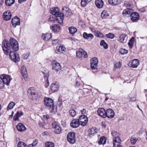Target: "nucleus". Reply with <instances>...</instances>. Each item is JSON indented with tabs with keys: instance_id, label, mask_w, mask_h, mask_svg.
Masks as SVG:
<instances>
[{
	"instance_id": "nucleus-44",
	"label": "nucleus",
	"mask_w": 147,
	"mask_h": 147,
	"mask_svg": "<svg viewBox=\"0 0 147 147\" xmlns=\"http://www.w3.org/2000/svg\"><path fill=\"white\" fill-rule=\"evenodd\" d=\"M98 63H90V66L92 69H97Z\"/></svg>"
},
{
	"instance_id": "nucleus-11",
	"label": "nucleus",
	"mask_w": 147,
	"mask_h": 147,
	"mask_svg": "<svg viewBox=\"0 0 147 147\" xmlns=\"http://www.w3.org/2000/svg\"><path fill=\"white\" fill-rule=\"evenodd\" d=\"M140 63L139 60L138 59H134L131 62H129L128 66L131 67L136 68L139 65Z\"/></svg>"
},
{
	"instance_id": "nucleus-59",
	"label": "nucleus",
	"mask_w": 147,
	"mask_h": 147,
	"mask_svg": "<svg viewBox=\"0 0 147 147\" xmlns=\"http://www.w3.org/2000/svg\"><path fill=\"white\" fill-rule=\"evenodd\" d=\"M51 37H43L42 39L43 40L46 41H48L50 39Z\"/></svg>"
},
{
	"instance_id": "nucleus-15",
	"label": "nucleus",
	"mask_w": 147,
	"mask_h": 147,
	"mask_svg": "<svg viewBox=\"0 0 147 147\" xmlns=\"http://www.w3.org/2000/svg\"><path fill=\"white\" fill-rule=\"evenodd\" d=\"M106 117L109 118H112L114 116V112L111 109H109L107 110L106 112Z\"/></svg>"
},
{
	"instance_id": "nucleus-33",
	"label": "nucleus",
	"mask_w": 147,
	"mask_h": 147,
	"mask_svg": "<svg viewBox=\"0 0 147 147\" xmlns=\"http://www.w3.org/2000/svg\"><path fill=\"white\" fill-rule=\"evenodd\" d=\"M100 45L102 47L105 49H107L108 47L107 45L104 40H101L100 41Z\"/></svg>"
},
{
	"instance_id": "nucleus-10",
	"label": "nucleus",
	"mask_w": 147,
	"mask_h": 147,
	"mask_svg": "<svg viewBox=\"0 0 147 147\" xmlns=\"http://www.w3.org/2000/svg\"><path fill=\"white\" fill-rule=\"evenodd\" d=\"M52 67L53 69L55 71H59L61 69L60 64L55 60L52 62Z\"/></svg>"
},
{
	"instance_id": "nucleus-39",
	"label": "nucleus",
	"mask_w": 147,
	"mask_h": 147,
	"mask_svg": "<svg viewBox=\"0 0 147 147\" xmlns=\"http://www.w3.org/2000/svg\"><path fill=\"white\" fill-rule=\"evenodd\" d=\"M15 103L13 102H10L8 105L7 109H11L13 108V107L15 105Z\"/></svg>"
},
{
	"instance_id": "nucleus-34",
	"label": "nucleus",
	"mask_w": 147,
	"mask_h": 147,
	"mask_svg": "<svg viewBox=\"0 0 147 147\" xmlns=\"http://www.w3.org/2000/svg\"><path fill=\"white\" fill-rule=\"evenodd\" d=\"M21 71L22 75L27 74V71L26 67L24 66L23 65L22 66L21 68Z\"/></svg>"
},
{
	"instance_id": "nucleus-43",
	"label": "nucleus",
	"mask_w": 147,
	"mask_h": 147,
	"mask_svg": "<svg viewBox=\"0 0 147 147\" xmlns=\"http://www.w3.org/2000/svg\"><path fill=\"white\" fill-rule=\"evenodd\" d=\"M26 144L22 142H19L18 144V147H25L26 146Z\"/></svg>"
},
{
	"instance_id": "nucleus-18",
	"label": "nucleus",
	"mask_w": 147,
	"mask_h": 147,
	"mask_svg": "<svg viewBox=\"0 0 147 147\" xmlns=\"http://www.w3.org/2000/svg\"><path fill=\"white\" fill-rule=\"evenodd\" d=\"M65 51V48L63 46L60 45V46H57L56 48V53H62Z\"/></svg>"
},
{
	"instance_id": "nucleus-38",
	"label": "nucleus",
	"mask_w": 147,
	"mask_h": 147,
	"mask_svg": "<svg viewBox=\"0 0 147 147\" xmlns=\"http://www.w3.org/2000/svg\"><path fill=\"white\" fill-rule=\"evenodd\" d=\"M45 144L46 147H54V144L51 142H46Z\"/></svg>"
},
{
	"instance_id": "nucleus-5",
	"label": "nucleus",
	"mask_w": 147,
	"mask_h": 147,
	"mask_svg": "<svg viewBox=\"0 0 147 147\" xmlns=\"http://www.w3.org/2000/svg\"><path fill=\"white\" fill-rule=\"evenodd\" d=\"M78 119L80 122V125L83 126L86 125L88 121V118L85 115L80 116Z\"/></svg>"
},
{
	"instance_id": "nucleus-53",
	"label": "nucleus",
	"mask_w": 147,
	"mask_h": 147,
	"mask_svg": "<svg viewBox=\"0 0 147 147\" xmlns=\"http://www.w3.org/2000/svg\"><path fill=\"white\" fill-rule=\"evenodd\" d=\"M4 86L3 82L2 81L0 80V89H3Z\"/></svg>"
},
{
	"instance_id": "nucleus-49",
	"label": "nucleus",
	"mask_w": 147,
	"mask_h": 147,
	"mask_svg": "<svg viewBox=\"0 0 147 147\" xmlns=\"http://www.w3.org/2000/svg\"><path fill=\"white\" fill-rule=\"evenodd\" d=\"M29 55V54L26 53L23 55L22 56V58L24 59H26L28 57Z\"/></svg>"
},
{
	"instance_id": "nucleus-64",
	"label": "nucleus",
	"mask_w": 147,
	"mask_h": 147,
	"mask_svg": "<svg viewBox=\"0 0 147 147\" xmlns=\"http://www.w3.org/2000/svg\"><path fill=\"white\" fill-rule=\"evenodd\" d=\"M57 104L59 105L60 106L62 104V103L61 102H58Z\"/></svg>"
},
{
	"instance_id": "nucleus-16",
	"label": "nucleus",
	"mask_w": 147,
	"mask_h": 147,
	"mask_svg": "<svg viewBox=\"0 0 147 147\" xmlns=\"http://www.w3.org/2000/svg\"><path fill=\"white\" fill-rule=\"evenodd\" d=\"M106 111L103 108H99L97 111L98 115L104 118L106 117Z\"/></svg>"
},
{
	"instance_id": "nucleus-23",
	"label": "nucleus",
	"mask_w": 147,
	"mask_h": 147,
	"mask_svg": "<svg viewBox=\"0 0 147 147\" xmlns=\"http://www.w3.org/2000/svg\"><path fill=\"white\" fill-rule=\"evenodd\" d=\"M23 115V113L21 111L17 112L14 117V120L15 121L18 120H19L18 118Z\"/></svg>"
},
{
	"instance_id": "nucleus-21",
	"label": "nucleus",
	"mask_w": 147,
	"mask_h": 147,
	"mask_svg": "<svg viewBox=\"0 0 147 147\" xmlns=\"http://www.w3.org/2000/svg\"><path fill=\"white\" fill-rule=\"evenodd\" d=\"M95 4L96 6L98 8H102L103 5V2L102 0H96Z\"/></svg>"
},
{
	"instance_id": "nucleus-8",
	"label": "nucleus",
	"mask_w": 147,
	"mask_h": 147,
	"mask_svg": "<svg viewBox=\"0 0 147 147\" xmlns=\"http://www.w3.org/2000/svg\"><path fill=\"white\" fill-rule=\"evenodd\" d=\"M76 56L78 58H80L82 56L86 58L87 57V53L82 49H79L76 52Z\"/></svg>"
},
{
	"instance_id": "nucleus-26",
	"label": "nucleus",
	"mask_w": 147,
	"mask_h": 147,
	"mask_svg": "<svg viewBox=\"0 0 147 147\" xmlns=\"http://www.w3.org/2000/svg\"><path fill=\"white\" fill-rule=\"evenodd\" d=\"M92 32H94L95 36L97 37H104L103 34L95 30V29L93 28L91 29Z\"/></svg>"
},
{
	"instance_id": "nucleus-24",
	"label": "nucleus",
	"mask_w": 147,
	"mask_h": 147,
	"mask_svg": "<svg viewBox=\"0 0 147 147\" xmlns=\"http://www.w3.org/2000/svg\"><path fill=\"white\" fill-rule=\"evenodd\" d=\"M68 30L69 33L72 34V36H74V35L77 31V29L74 26H71L69 28Z\"/></svg>"
},
{
	"instance_id": "nucleus-22",
	"label": "nucleus",
	"mask_w": 147,
	"mask_h": 147,
	"mask_svg": "<svg viewBox=\"0 0 147 147\" xmlns=\"http://www.w3.org/2000/svg\"><path fill=\"white\" fill-rule=\"evenodd\" d=\"M109 13L108 11L105 10L102 11L101 13V17L103 19L107 18L109 16Z\"/></svg>"
},
{
	"instance_id": "nucleus-29",
	"label": "nucleus",
	"mask_w": 147,
	"mask_h": 147,
	"mask_svg": "<svg viewBox=\"0 0 147 147\" xmlns=\"http://www.w3.org/2000/svg\"><path fill=\"white\" fill-rule=\"evenodd\" d=\"M106 138L104 136L101 137L98 141V143L99 145L105 144L106 142Z\"/></svg>"
},
{
	"instance_id": "nucleus-19",
	"label": "nucleus",
	"mask_w": 147,
	"mask_h": 147,
	"mask_svg": "<svg viewBox=\"0 0 147 147\" xmlns=\"http://www.w3.org/2000/svg\"><path fill=\"white\" fill-rule=\"evenodd\" d=\"M17 130L20 131H25L26 128L24 125L22 123H19L16 126Z\"/></svg>"
},
{
	"instance_id": "nucleus-52",
	"label": "nucleus",
	"mask_w": 147,
	"mask_h": 147,
	"mask_svg": "<svg viewBox=\"0 0 147 147\" xmlns=\"http://www.w3.org/2000/svg\"><path fill=\"white\" fill-rule=\"evenodd\" d=\"M27 74H23L22 75V80H23V79H24L25 81H27L28 80V78L27 77Z\"/></svg>"
},
{
	"instance_id": "nucleus-9",
	"label": "nucleus",
	"mask_w": 147,
	"mask_h": 147,
	"mask_svg": "<svg viewBox=\"0 0 147 147\" xmlns=\"http://www.w3.org/2000/svg\"><path fill=\"white\" fill-rule=\"evenodd\" d=\"M28 93L29 98L32 100H34L36 97V94L33 88H30L28 90Z\"/></svg>"
},
{
	"instance_id": "nucleus-42",
	"label": "nucleus",
	"mask_w": 147,
	"mask_h": 147,
	"mask_svg": "<svg viewBox=\"0 0 147 147\" xmlns=\"http://www.w3.org/2000/svg\"><path fill=\"white\" fill-rule=\"evenodd\" d=\"M98 60L96 57L92 58L90 61V63H98Z\"/></svg>"
},
{
	"instance_id": "nucleus-17",
	"label": "nucleus",
	"mask_w": 147,
	"mask_h": 147,
	"mask_svg": "<svg viewBox=\"0 0 147 147\" xmlns=\"http://www.w3.org/2000/svg\"><path fill=\"white\" fill-rule=\"evenodd\" d=\"M80 125L78 119H74L70 123V126L73 128L77 127Z\"/></svg>"
},
{
	"instance_id": "nucleus-7",
	"label": "nucleus",
	"mask_w": 147,
	"mask_h": 147,
	"mask_svg": "<svg viewBox=\"0 0 147 147\" xmlns=\"http://www.w3.org/2000/svg\"><path fill=\"white\" fill-rule=\"evenodd\" d=\"M0 78L3 82L4 84L7 85L9 84L11 80L10 76L6 74L1 75L0 76Z\"/></svg>"
},
{
	"instance_id": "nucleus-60",
	"label": "nucleus",
	"mask_w": 147,
	"mask_h": 147,
	"mask_svg": "<svg viewBox=\"0 0 147 147\" xmlns=\"http://www.w3.org/2000/svg\"><path fill=\"white\" fill-rule=\"evenodd\" d=\"M43 118L45 119H47L49 118V116L48 115H43Z\"/></svg>"
},
{
	"instance_id": "nucleus-48",
	"label": "nucleus",
	"mask_w": 147,
	"mask_h": 147,
	"mask_svg": "<svg viewBox=\"0 0 147 147\" xmlns=\"http://www.w3.org/2000/svg\"><path fill=\"white\" fill-rule=\"evenodd\" d=\"M111 134L112 135L115 137L119 136V134L114 130L112 131Z\"/></svg>"
},
{
	"instance_id": "nucleus-56",
	"label": "nucleus",
	"mask_w": 147,
	"mask_h": 147,
	"mask_svg": "<svg viewBox=\"0 0 147 147\" xmlns=\"http://www.w3.org/2000/svg\"><path fill=\"white\" fill-rule=\"evenodd\" d=\"M115 2H116L115 3V5H116L121 3L122 0H115Z\"/></svg>"
},
{
	"instance_id": "nucleus-57",
	"label": "nucleus",
	"mask_w": 147,
	"mask_h": 147,
	"mask_svg": "<svg viewBox=\"0 0 147 147\" xmlns=\"http://www.w3.org/2000/svg\"><path fill=\"white\" fill-rule=\"evenodd\" d=\"M54 18L53 17H50L48 19V21L49 22H53L54 20Z\"/></svg>"
},
{
	"instance_id": "nucleus-36",
	"label": "nucleus",
	"mask_w": 147,
	"mask_h": 147,
	"mask_svg": "<svg viewBox=\"0 0 147 147\" xmlns=\"http://www.w3.org/2000/svg\"><path fill=\"white\" fill-rule=\"evenodd\" d=\"M119 52L121 55H124L127 53L128 51L124 49L121 48L119 50Z\"/></svg>"
},
{
	"instance_id": "nucleus-61",
	"label": "nucleus",
	"mask_w": 147,
	"mask_h": 147,
	"mask_svg": "<svg viewBox=\"0 0 147 147\" xmlns=\"http://www.w3.org/2000/svg\"><path fill=\"white\" fill-rule=\"evenodd\" d=\"M26 0H19L18 2L20 3H22L24 2H25Z\"/></svg>"
},
{
	"instance_id": "nucleus-1",
	"label": "nucleus",
	"mask_w": 147,
	"mask_h": 147,
	"mask_svg": "<svg viewBox=\"0 0 147 147\" xmlns=\"http://www.w3.org/2000/svg\"><path fill=\"white\" fill-rule=\"evenodd\" d=\"M2 47L4 53L7 55H9L10 59L15 63L18 62L20 60L19 55L13 51H11L12 49L15 51H17L19 49L18 42L13 38H11L9 40V44L7 40H4L2 42Z\"/></svg>"
},
{
	"instance_id": "nucleus-31",
	"label": "nucleus",
	"mask_w": 147,
	"mask_h": 147,
	"mask_svg": "<svg viewBox=\"0 0 147 147\" xmlns=\"http://www.w3.org/2000/svg\"><path fill=\"white\" fill-rule=\"evenodd\" d=\"M14 0H6L5 3L6 5L11 6L14 3Z\"/></svg>"
},
{
	"instance_id": "nucleus-27",
	"label": "nucleus",
	"mask_w": 147,
	"mask_h": 147,
	"mask_svg": "<svg viewBox=\"0 0 147 147\" xmlns=\"http://www.w3.org/2000/svg\"><path fill=\"white\" fill-rule=\"evenodd\" d=\"M133 11L131 9L127 8L124 10L122 13L123 15L125 16L127 14H131Z\"/></svg>"
},
{
	"instance_id": "nucleus-58",
	"label": "nucleus",
	"mask_w": 147,
	"mask_h": 147,
	"mask_svg": "<svg viewBox=\"0 0 147 147\" xmlns=\"http://www.w3.org/2000/svg\"><path fill=\"white\" fill-rule=\"evenodd\" d=\"M86 111L85 109H83L82 110H81V113L82 114H85L86 112Z\"/></svg>"
},
{
	"instance_id": "nucleus-2",
	"label": "nucleus",
	"mask_w": 147,
	"mask_h": 147,
	"mask_svg": "<svg viewBox=\"0 0 147 147\" xmlns=\"http://www.w3.org/2000/svg\"><path fill=\"white\" fill-rule=\"evenodd\" d=\"M45 105L49 108H51L52 112L55 111L54 105V101L51 98L46 97L44 99Z\"/></svg>"
},
{
	"instance_id": "nucleus-4",
	"label": "nucleus",
	"mask_w": 147,
	"mask_h": 147,
	"mask_svg": "<svg viewBox=\"0 0 147 147\" xmlns=\"http://www.w3.org/2000/svg\"><path fill=\"white\" fill-rule=\"evenodd\" d=\"M67 139L70 143L74 144L75 143L76 139L75 133L73 132L69 133L67 136Z\"/></svg>"
},
{
	"instance_id": "nucleus-54",
	"label": "nucleus",
	"mask_w": 147,
	"mask_h": 147,
	"mask_svg": "<svg viewBox=\"0 0 147 147\" xmlns=\"http://www.w3.org/2000/svg\"><path fill=\"white\" fill-rule=\"evenodd\" d=\"M115 67L117 68H119L121 67V64L119 62H117L115 64Z\"/></svg>"
},
{
	"instance_id": "nucleus-50",
	"label": "nucleus",
	"mask_w": 147,
	"mask_h": 147,
	"mask_svg": "<svg viewBox=\"0 0 147 147\" xmlns=\"http://www.w3.org/2000/svg\"><path fill=\"white\" fill-rule=\"evenodd\" d=\"M52 36V34L51 33H48L46 34H42V37H49Z\"/></svg>"
},
{
	"instance_id": "nucleus-46",
	"label": "nucleus",
	"mask_w": 147,
	"mask_h": 147,
	"mask_svg": "<svg viewBox=\"0 0 147 147\" xmlns=\"http://www.w3.org/2000/svg\"><path fill=\"white\" fill-rule=\"evenodd\" d=\"M113 146L114 147H119L120 146V143L113 141Z\"/></svg>"
},
{
	"instance_id": "nucleus-62",
	"label": "nucleus",
	"mask_w": 147,
	"mask_h": 147,
	"mask_svg": "<svg viewBox=\"0 0 147 147\" xmlns=\"http://www.w3.org/2000/svg\"><path fill=\"white\" fill-rule=\"evenodd\" d=\"M124 37H121V38L120 39V40L121 42H123L124 40Z\"/></svg>"
},
{
	"instance_id": "nucleus-63",
	"label": "nucleus",
	"mask_w": 147,
	"mask_h": 147,
	"mask_svg": "<svg viewBox=\"0 0 147 147\" xmlns=\"http://www.w3.org/2000/svg\"><path fill=\"white\" fill-rule=\"evenodd\" d=\"M80 83L79 82H78L77 81L76 82V85L77 86H79L80 85Z\"/></svg>"
},
{
	"instance_id": "nucleus-35",
	"label": "nucleus",
	"mask_w": 147,
	"mask_h": 147,
	"mask_svg": "<svg viewBox=\"0 0 147 147\" xmlns=\"http://www.w3.org/2000/svg\"><path fill=\"white\" fill-rule=\"evenodd\" d=\"M92 0H81V4L82 6H84L87 4Z\"/></svg>"
},
{
	"instance_id": "nucleus-41",
	"label": "nucleus",
	"mask_w": 147,
	"mask_h": 147,
	"mask_svg": "<svg viewBox=\"0 0 147 147\" xmlns=\"http://www.w3.org/2000/svg\"><path fill=\"white\" fill-rule=\"evenodd\" d=\"M38 140L35 139L32 144L29 145V147H33L35 146L38 143Z\"/></svg>"
},
{
	"instance_id": "nucleus-40",
	"label": "nucleus",
	"mask_w": 147,
	"mask_h": 147,
	"mask_svg": "<svg viewBox=\"0 0 147 147\" xmlns=\"http://www.w3.org/2000/svg\"><path fill=\"white\" fill-rule=\"evenodd\" d=\"M138 140V139L135 138H131L130 139V141L131 144H134Z\"/></svg>"
},
{
	"instance_id": "nucleus-13",
	"label": "nucleus",
	"mask_w": 147,
	"mask_h": 147,
	"mask_svg": "<svg viewBox=\"0 0 147 147\" xmlns=\"http://www.w3.org/2000/svg\"><path fill=\"white\" fill-rule=\"evenodd\" d=\"M131 19L133 22H137L139 19V16L136 12H132L130 15Z\"/></svg>"
},
{
	"instance_id": "nucleus-32",
	"label": "nucleus",
	"mask_w": 147,
	"mask_h": 147,
	"mask_svg": "<svg viewBox=\"0 0 147 147\" xmlns=\"http://www.w3.org/2000/svg\"><path fill=\"white\" fill-rule=\"evenodd\" d=\"M52 44L54 46L57 44L60 45L61 44V41L57 39H54L52 41Z\"/></svg>"
},
{
	"instance_id": "nucleus-30",
	"label": "nucleus",
	"mask_w": 147,
	"mask_h": 147,
	"mask_svg": "<svg viewBox=\"0 0 147 147\" xmlns=\"http://www.w3.org/2000/svg\"><path fill=\"white\" fill-rule=\"evenodd\" d=\"M135 41V39L134 37H132L129 40L128 44L130 48H132Z\"/></svg>"
},
{
	"instance_id": "nucleus-6",
	"label": "nucleus",
	"mask_w": 147,
	"mask_h": 147,
	"mask_svg": "<svg viewBox=\"0 0 147 147\" xmlns=\"http://www.w3.org/2000/svg\"><path fill=\"white\" fill-rule=\"evenodd\" d=\"M52 127L56 134H59L60 133L61 128L58 123L56 121L53 122L52 123Z\"/></svg>"
},
{
	"instance_id": "nucleus-12",
	"label": "nucleus",
	"mask_w": 147,
	"mask_h": 147,
	"mask_svg": "<svg viewBox=\"0 0 147 147\" xmlns=\"http://www.w3.org/2000/svg\"><path fill=\"white\" fill-rule=\"evenodd\" d=\"M11 23L13 27L15 28L16 26L20 25V20L18 17L16 16L14 17L12 19Z\"/></svg>"
},
{
	"instance_id": "nucleus-51",
	"label": "nucleus",
	"mask_w": 147,
	"mask_h": 147,
	"mask_svg": "<svg viewBox=\"0 0 147 147\" xmlns=\"http://www.w3.org/2000/svg\"><path fill=\"white\" fill-rule=\"evenodd\" d=\"M115 0H109V2L110 4L113 5H115V3L116 2H115Z\"/></svg>"
},
{
	"instance_id": "nucleus-20",
	"label": "nucleus",
	"mask_w": 147,
	"mask_h": 147,
	"mask_svg": "<svg viewBox=\"0 0 147 147\" xmlns=\"http://www.w3.org/2000/svg\"><path fill=\"white\" fill-rule=\"evenodd\" d=\"M59 86L57 82L53 83L51 86V90L53 92L58 90Z\"/></svg>"
},
{
	"instance_id": "nucleus-37",
	"label": "nucleus",
	"mask_w": 147,
	"mask_h": 147,
	"mask_svg": "<svg viewBox=\"0 0 147 147\" xmlns=\"http://www.w3.org/2000/svg\"><path fill=\"white\" fill-rule=\"evenodd\" d=\"M69 113L72 117H74L76 115V112L74 109L70 110L69 111Z\"/></svg>"
},
{
	"instance_id": "nucleus-3",
	"label": "nucleus",
	"mask_w": 147,
	"mask_h": 147,
	"mask_svg": "<svg viewBox=\"0 0 147 147\" xmlns=\"http://www.w3.org/2000/svg\"><path fill=\"white\" fill-rule=\"evenodd\" d=\"M50 12L56 17H59L62 21L63 19V16H61V14L59 12V9L57 7H53L51 9Z\"/></svg>"
},
{
	"instance_id": "nucleus-55",
	"label": "nucleus",
	"mask_w": 147,
	"mask_h": 147,
	"mask_svg": "<svg viewBox=\"0 0 147 147\" xmlns=\"http://www.w3.org/2000/svg\"><path fill=\"white\" fill-rule=\"evenodd\" d=\"M106 36L108 37H115V36L114 34H112L111 33H109L108 34H106Z\"/></svg>"
},
{
	"instance_id": "nucleus-25",
	"label": "nucleus",
	"mask_w": 147,
	"mask_h": 147,
	"mask_svg": "<svg viewBox=\"0 0 147 147\" xmlns=\"http://www.w3.org/2000/svg\"><path fill=\"white\" fill-rule=\"evenodd\" d=\"M51 28L52 30L55 32H58L60 29V27L59 25L54 24L52 26Z\"/></svg>"
},
{
	"instance_id": "nucleus-28",
	"label": "nucleus",
	"mask_w": 147,
	"mask_h": 147,
	"mask_svg": "<svg viewBox=\"0 0 147 147\" xmlns=\"http://www.w3.org/2000/svg\"><path fill=\"white\" fill-rule=\"evenodd\" d=\"M88 135L90 136L91 135H93L96 132V129L92 127L89 129L88 131Z\"/></svg>"
},
{
	"instance_id": "nucleus-47",
	"label": "nucleus",
	"mask_w": 147,
	"mask_h": 147,
	"mask_svg": "<svg viewBox=\"0 0 147 147\" xmlns=\"http://www.w3.org/2000/svg\"><path fill=\"white\" fill-rule=\"evenodd\" d=\"M83 37H93V35L91 34H87L86 33L84 32L83 35Z\"/></svg>"
},
{
	"instance_id": "nucleus-14",
	"label": "nucleus",
	"mask_w": 147,
	"mask_h": 147,
	"mask_svg": "<svg viewBox=\"0 0 147 147\" xmlns=\"http://www.w3.org/2000/svg\"><path fill=\"white\" fill-rule=\"evenodd\" d=\"M12 15L11 12L9 11L4 12L3 14V18L6 21L10 20L11 18Z\"/></svg>"
},
{
	"instance_id": "nucleus-45",
	"label": "nucleus",
	"mask_w": 147,
	"mask_h": 147,
	"mask_svg": "<svg viewBox=\"0 0 147 147\" xmlns=\"http://www.w3.org/2000/svg\"><path fill=\"white\" fill-rule=\"evenodd\" d=\"M113 141H115L116 142H120L121 141V139L118 136L115 137L113 139Z\"/></svg>"
}]
</instances>
